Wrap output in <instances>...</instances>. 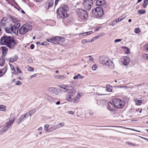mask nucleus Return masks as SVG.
<instances>
[{
	"mask_svg": "<svg viewBox=\"0 0 148 148\" xmlns=\"http://www.w3.org/2000/svg\"><path fill=\"white\" fill-rule=\"evenodd\" d=\"M101 63L103 65H105L110 69L114 68V66L113 62L109 60H103L101 61Z\"/></svg>",
	"mask_w": 148,
	"mask_h": 148,
	"instance_id": "10",
	"label": "nucleus"
},
{
	"mask_svg": "<svg viewBox=\"0 0 148 148\" xmlns=\"http://www.w3.org/2000/svg\"><path fill=\"white\" fill-rule=\"evenodd\" d=\"M134 101L135 103L138 106L140 105L142 103V102L141 100H137L136 99H134Z\"/></svg>",
	"mask_w": 148,
	"mask_h": 148,
	"instance_id": "30",
	"label": "nucleus"
},
{
	"mask_svg": "<svg viewBox=\"0 0 148 148\" xmlns=\"http://www.w3.org/2000/svg\"><path fill=\"white\" fill-rule=\"evenodd\" d=\"M121 39H116L114 40V42H117L121 41Z\"/></svg>",
	"mask_w": 148,
	"mask_h": 148,
	"instance_id": "51",
	"label": "nucleus"
},
{
	"mask_svg": "<svg viewBox=\"0 0 148 148\" xmlns=\"http://www.w3.org/2000/svg\"><path fill=\"white\" fill-rule=\"evenodd\" d=\"M37 75L36 74H35L33 75H31L30 77V78H32L35 77Z\"/></svg>",
	"mask_w": 148,
	"mask_h": 148,
	"instance_id": "54",
	"label": "nucleus"
},
{
	"mask_svg": "<svg viewBox=\"0 0 148 148\" xmlns=\"http://www.w3.org/2000/svg\"><path fill=\"white\" fill-rule=\"evenodd\" d=\"M76 12L78 17L82 20H86L88 16V12L81 9H77Z\"/></svg>",
	"mask_w": 148,
	"mask_h": 148,
	"instance_id": "3",
	"label": "nucleus"
},
{
	"mask_svg": "<svg viewBox=\"0 0 148 148\" xmlns=\"http://www.w3.org/2000/svg\"><path fill=\"white\" fill-rule=\"evenodd\" d=\"M145 48L146 50L148 51V45H146L145 46Z\"/></svg>",
	"mask_w": 148,
	"mask_h": 148,
	"instance_id": "60",
	"label": "nucleus"
},
{
	"mask_svg": "<svg viewBox=\"0 0 148 148\" xmlns=\"http://www.w3.org/2000/svg\"><path fill=\"white\" fill-rule=\"evenodd\" d=\"M61 38V37L59 36H53L51 38V43H53L54 42L60 41Z\"/></svg>",
	"mask_w": 148,
	"mask_h": 148,
	"instance_id": "24",
	"label": "nucleus"
},
{
	"mask_svg": "<svg viewBox=\"0 0 148 148\" xmlns=\"http://www.w3.org/2000/svg\"><path fill=\"white\" fill-rule=\"evenodd\" d=\"M11 69H12V71H14V73H15V75L18 74V73H21L22 72V71H21L19 68L18 66H16V71L15 72V70L14 68V67L11 64H10Z\"/></svg>",
	"mask_w": 148,
	"mask_h": 148,
	"instance_id": "16",
	"label": "nucleus"
},
{
	"mask_svg": "<svg viewBox=\"0 0 148 148\" xmlns=\"http://www.w3.org/2000/svg\"><path fill=\"white\" fill-rule=\"evenodd\" d=\"M34 69L32 67H29L28 69L29 71L33 72L34 71Z\"/></svg>",
	"mask_w": 148,
	"mask_h": 148,
	"instance_id": "48",
	"label": "nucleus"
},
{
	"mask_svg": "<svg viewBox=\"0 0 148 148\" xmlns=\"http://www.w3.org/2000/svg\"><path fill=\"white\" fill-rule=\"evenodd\" d=\"M138 13L139 14H141L145 13V10H140L138 11Z\"/></svg>",
	"mask_w": 148,
	"mask_h": 148,
	"instance_id": "40",
	"label": "nucleus"
},
{
	"mask_svg": "<svg viewBox=\"0 0 148 148\" xmlns=\"http://www.w3.org/2000/svg\"><path fill=\"white\" fill-rule=\"evenodd\" d=\"M68 6L64 5L63 7L59 8L57 10V13L60 18H65L69 16V14L67 13Z\"/></svg>",
	"mask_w": 148,
	"mask_h": 148,
	"instance_id": "2",
	"label": "nucleus"
},
{
	"mask_svg": "<svg viewBox=\"0 0 148 148\" xmlns=\"http://www.w3.org/2000/svg\"><path fill=\"white\" fill-rule=\"evenodd\" d=\"M0 49H1L3 57H5L6 55L7 52L8 51V48L2 46L0 47Z\"/></svg>",
	"mask_w": 148,
	"mask_h": 148,
	"instance_id": "18",
	"label": "nucleus"
},
{
	"mask_svg": "<svg viewBox=\"0 0 148 148\" xmlns=\"http://www.w3.org/2000/svg\"><path fill=\"white\" fill-rule=\"evenodd\" d=\"M43 0H34V1L37 2H40L41 1H42Z\"/></svg>",
	"mask_w": 148,
	"mask_h": 148,
	"instance_id": "61",
	"label": "nucleus"
},
{
	"mask_svg": "<svg viewBox=\"0 0 148 148\" xmlns=\"http://www.w3.org/2000/svg\"><path fill=\"white\" fill-rule=\"evenodd\" d=\"M100 102L102 105H103L106 103V101L104 100H100Z\"/></svg>",
	"mask_w": 148,
	"mask_h": 148,
	"instance_id": "44",
	"label": "nucleus"
},
{
	"mask_svg": "<svg viewBox=\"0 0 148 148\" xmlns=\"http://www.w3.org/2000/svg\"><path fill=\"white\" fill-rule=\"evenodd\" d=\"M8 128H7V127L5 126L1 130V133L5 132L8 130Z\"/></svg>",
	"mask_w": 148,
	"mask_h": 148,
	"instance_id": "42",
	"label": "nucleus"
},
{
	"mask_svg": "<svg viewBox=\"0 0 148 148\" xmlns=\"http://www.w3.org/2000/svg\"><path fill=\"white\" fill-rule=\"evenodd\" d=\"M81 97L80 93H78L77 95L75 96L73 99L72 101L73 103H77L78 102L79 100V98Z\"/></svg>",
	"mask_w": 148,
	"mask_h": 148,
	"instance_id": "19",
	"label": "nucleus"
},
{
	"mask_svg": "<svg viewBox=\"0 0 148 148\" xmlns=\"http://www.w3.org/2000/svg\"><path fill=\"white\" fill-rule=\"evenodd\" d=\"M125 18V16H121L119 17L118 18V19L120 21H122L123 19H124Z\"/></svg>",
	"mask_w": 148,
	"mask_h": 148,
	"instance_id": "46",
	"label": "nucleus"
},
{
	"mask_svg": "<svg viewBox=\"0 0 148 148\" xmlns=\"http://www.w3.org/2000/svg\"><path fill=\"white\" fill-rule=\"evenodd\" d=\"M48 44V43L46 41H44L43 42H41V45H46Z\"/></svg>",
	"mask_w": 148,
	"mask_h": 148,
	"instance_id": "47",
	"label": "nucleus"
},
{
	"mask_svg": "<svg viewBox=\"0 0 148 148\" xmlns=\"http://www.w3.org/2000/svg\"><path fill=\"white\" fill-rule=\"evenodd\" d=\"M49 127V125L48 124H47L44 125V129L46 132H49V129L48 128Z\"/></svg>",
	"mask_w": 148,
	"mask_h": 148,
	"instance_id": "33",
	"label": "nucleus"
},
{
	"mask_svg": "<svg viewBox=\"0 0 148 148\" xmlns=\"http://www.w3.org/2000/svg\"><path fill=\"white\" fill-rule=\"evenodd\" d=\"M104 0H97L96 2V4L97 5L101 6L104 3Z\"/></svg>",
	"mask_w": 148,
	"mask_h": 148,
	"instance_id": "27",
	"label": "nucleus"
},
{
	"mask_svg": "<svg viewBox=\"0 0 148 148\" xmlns=\"http://www.w3.org/2000/svg\"><path fill=\"white\" fill-rule=\"evenodd\" d=\"M112 102L115 107L119 108H123L125 104L123 101L118 98H114L112 100Z\"/></svg>",
	"mask_w": 148,
	"mask_h": 148,
	"instance_id": "6",
	"label": "nucleus"
},
{
	"mask_svg": "<svg viewBox=\"0 0 148 148\" xmlns=\"http://www.w3.org/2000/svg\"><path fill=\"white\" fill-rule=\"evenodd\" d=\"M14 122V118H10L9 121L6 123V127L8 129L10 127L11 125L13 124Z\"/></svg>",
	"mask_w": 148,
	"mask_h": 148,
	"instance_id": "20",
	"label": "nucleus"
},
{
	"mask_svg": "<svg viewBox=\"0 0 148 148\" xmlns=\"http://www.w3.org/2000/svg\"><path fill=\"white\" fill-rule=\"evenodd\" d=\"M44 98L45 99L50 102H52L53 101V99L51 97L47 94H45L43 95Z\"/></svg>",
	"mask_w": 148,
	"mask_h": 148,
	"instance_id": "22",
	"label": "nucleus"
},
{
	"mask_svg": "<svg viewBox=\"0 0 148 148\" xmlns=\"http://www.w3.org/2000/svg\"><path fill=\"white\" fill-rule=\"evenodd\" d=\"M36 112V110L35 109H33L30 111L28 113V115H32L34 114Z\"/></svg>",
	"mask_w": 148,
	"mask_h": 148,
	"instance_id": "37",
	"label": "nucleus"
},
{
	"mask_svg": "<svg viewBox=\"0 0 148 148\" xmlns=\"http://www.w3.org/2000/svg\"><path fill=\"white\" fill-rule=\"evenodd\" d=\"M30 48L31 49H33L34 47V46L33 44H32L30 46Z\"/></svg>",
	"mask_w": 148,
	"mask_h": 148,
	"instance_id": "56",
	"label": "nucleus"
},
{
	"mask_svg": "<svg viewBox=\"0 0 148 148\" xmlns=\"http://www.w3.org/2000/svg\"><path fill=\"white\" fill-rule=\"evenodd\" d=\"M5 59L3 58L0 59V66L1 67H3L4 65L5 62Z\"/></svg>",
	"mask_w": 148,
	"mask_h": 148,
	"instance_id": "31",
	"label": "nucleus"
},
{
	"mask_svg": "<svg viewBox=\"0 0 148 148\" xmlns=\"http://www.w3.org/2000/svg\"><path fill=\"white\" fill-rule=\"evenodd\" d=\"M106 90L107 91L110 92L112 90V87L109 84H107L106 86Z\"/></svg>",
	"mask_w": 148,
	"mask_h": 148,
	"instance_id": "28",
	"label": "nucleus"
},
{
	"mask_svg": "<svg viewBox=\"0 0 148 148\" xmlns=\"http://www.w3.org/2000/svg\"><path fill=\"white\" fill-rule=\"evenodd\" d=\"M18 58V56L17 55H15L11 58H5V60L7 62L13 63L16 61Z\"/></svg>",
	"mask_w": 148,
	"mask_h": 148,
	"instance_id": "13",
	"label": "nucleus"
},
{
	"mask_svg": "<svg viewBox=\"0 0 148 148\" xmlns=\"http://www.w3.org/2000/svg\"><path fill=\"white\" fill-rule=\"evenodd\" d=\"M55 78L57 79H64L65 78L64 76L63 75H56L55 76Z\"/></svg>",
	"mask_w": 148,
	"mask_h": 148,
	"instance_id": "34",
	"label": "nucleus"
},
{
	"mask_svg": "<svg viewBox=\"0 0 148 148\" xmlns=\"http://www.w3.org/2000/svg\"><path fill=\"white\" fill-rule=\"evenodd\" d=\"M60 40H61V41H62V42H64L65 41V39L64 38L61 37V38Z\"/></svg>",
	"mask_w": 148,
	"mask_h": 148,
	"instance_id": "58",
	"label": "nucleus"
},
{
	"mask_svg": "<svg viewBox=\"0 0 148 148\" xmlns=\"http://www.w3.org/2000/svg\"><path fill=\"white\" fill-rule=\"evenodd\" d=\"M76 91V89H73L72 91H69L66 96V100L69 102H72L73 98L71 97L75 94Z\"/></svg>",
	"mask_w": 148,
	"mask_h": 148,
	"instance_id": "8",
	"label": "nucleus"
},
{
	"mask_svg": "<svg viewBox=\"0 0 148 148\" xmlns=\"http://www.w3.org/2000/svg\"><path fill=\"white\" fill-rule=\"evenodd\" d=\"M93 14L97 18L102 17L104 14L103 8L100 7H97L92 10Z\"/></svg>",
	"mask_w": 148,
	"mask_h": 148,
	"instance_id": "5",
	"label": "nucleus"
},
{
	"mask_svg": "<svg viewBox=\"0 0 148 148\" xmlns=\"http://www.w3.org/2000/svg\"><path fill=\"white\" fill-rule=\"evenodd\" d=\"M127 144L132 145H133L134 146H135L136 145V144H133V143H131L128 142V143H127Z\"/></svg>",
	"mask_w": 148,
	"mask_h": 148,
	"instance_id": "53",
	"label": "nucleus"
},
{
	"mask_svg": "<svg viewBox=\"0 0 148 148\" xmlns=\"http://www.w3.org/2000/svg\"><path fill=\"white\" fill-rule=\"evenodd\" d=\"M8 19L6 17H4L1 20L0 23V25L2 27H5L6 25V22Z\"/></svg>",
	"mask_w": 148,
	"mask_h": 148,
	"instance_id": "23",
	"label": "nucleus"
},
{
	"mask_svg": "<svg viewBox=\"0 0 148 148\" xmlns=\"http://www.w3.org/2000/svg\"><path fill=\"white\" fill-rule=\"evenodd\" d=\"M75 112H73L72 111H70L68 112V113L69 114H73Z\"/></svg>",
	"mask_w": 148,
	"mask_h": 148,
	"instance_id": "50",
	"label": "nucleus"
},
{
	"mask_svg": "<svg viewBox=\"0 0 148 148\" xmlns=\"http://www.w3.org/2000/svg\"><path fill=\"white\" fill-rule=\"evenodd\" d=\"M130 61V59L128 57L125 56L123 58V63L124 65H127L129 64Z\"/></svg>",
	"mask_w": 148,
	"mask_h": 148,
	"instance_id": "21",
	"label": "nucleus"
},
{
	"mask_svg": "<svg viewBox=\"0 0 148 148\" xmlns=\"http://www.w3.org/2000/svg\"><path fill=\"white\" fill-rule=\"evenodd\" d=\"M1 45H6L10 48L14 49V45L16 44V42L11 36H4L0 39Z\"/></svg>",
	"mask_w": 148,
	"mask_h": 148,
	"instance_id": "1",
	"label": "nucleus"
},
{
	"mask_svg": "<svg viewBox=\"0 0 148 148\" xmlns=\"http://www.w3.org/2000/svg\"><path fill=\"white\" fill-rule=\"evenodd\" d=\"M92 33V31H90V32H84L80 34V35L82 36H86L87 35L90 34Z\"/></svg>",
	"mask_w": 148,
	"mask_h": 148,
	"instance_id": "35",
	"label": "nucleus"
},
{
	"mask_svg": "<svg viewBox=\"0 0 148 148\" xmlns=\"http://www.w3.org/2000/svg\"><path fill=\"white\" fill-rule=\"evenodd\" d=\"M127 49V52H126L127 53H129L130 52H129L130 50H129V49L128 48H126Z\"/></svg>",
	"mask_w": 148,
	"mask_h": 148,
	"instance_id": "63",
	"label": "nucleus"
},
{
	"mask_svg": "<svg viewBox=\"0 0 148 148\" xmlns=\"http://www.w3.org/2000/svg\"><path fill=\"white\" fill-rule=\"evenodd\" d=\"M53 5V0H48L46 3L45 8L47 10H48L51 7H52Z\"/></svg>",
	"mask_w": 148,
	"mask_h": 148,
	"instance_id": "15",
	"label": "nucleus"
},
{
	"mask_svg": "<svg viewBox=\"0 0 148 148\" xmlns=\"http://www.w3.org/2000/svg\"><path fill=\"white\" fill-rule=\"evenodd\" d=\"M115 21L116 23H118L119 21H120L119 19L118 18L115 20Z\"/></svg>",
	"mask_w": 148,
	"mask_h": 148,
	"instance_id": "64",
	"label": "nucleus"
},
{
	"mask_svg": "<svg viewBox=\"0 0 148 148\" xmlns=\"http://www.w3.org/2000/svg\"><path fill=\"white\" fill-rule=\"evenodd\" d=\"M98 66L96 64H94L92 67V69L93 71L96 70Z\"/></svg>",
	"mask_w": 148,
	"mask_h": 148,
	"instance_id": "41",
	"label": "nucleus"
},
{
	"mask_svg": "<svg viewBox=\"0 0 148 148\" xmlns=\"http://www.w3.org/2000/svg\"><path fill=\"white\" fill-rule=\"evenodd\" d=\"M60 87L64 89V92H68L69 91H72L73 89H76L75 88L73 87L72 86L67 85H62L60 86Z\"/></svg>",
	"mask_w": 148,
	"mask_h": 148,
	"instance_id": "12",
	"label": "nucleus"
},
{
	"mask_svg": "<svg viewBox=\"0 0 148 148\" xmlns=\"http://www.w3.org/2000/svg\"><path fill=\"white\" fill-rule=\"evenodd\" d=\"M60 103V102L59 101H58L56 103V104L57 105H59Z\"/></svg>",
	"mask_w": 148,
	"mask_h": 148,
	"instance_id": "62",
	"label": "nucleus"
},
{
	"mask_svg": "<svg viewBox=\"0 0 148 148\" xmlns=\"http://www.w3.org/2000/svg\"><path fill=\"white\" fill-rule=\"evenodd\" d=\"M12 21L14 23L13 27L14 29V33L16 35H18V28L21 26L20 23L17 22L16 19H13Z\"/></svg>",
	"mask_w": 148,
	"mask_h": 148,
	"instance_id": "9",
	"label": "nucleus"
},
{
	"mask_svg": "<svg viewBox=\"0 0 148 148\" xmlns=\"http://www.w3.org/2000/svg\"><path fill=\"white\" fill-rule=\"evenodd\" d=\"M32 29V26L30 24H26L23 25L18 30V32L21 35L25 34Z\"/></svg>",
	"mask_w": 148,
	"mask_h": 148,
	"instance_id": "4",
	"label": "nucleus"
},
{
	"mask_svg": "<svg viewBox=\"0 0 148 148\" xmlns=\"http://www.w3.org/2000/svg\"><path fill=\"white\" fill-rule=\"evenodd\" d=\"M93 1L92 0H84L82 4V6L87 10H90L92 6Z\"/></svg>",
	"mask_w": 148,
	"mask_h": 148,
	"instance_id": "7",
	"label": "nucleus"
},
{
	"mask_svg": "<svg viewBox=\"0 0 148 148\" xmlns=\"http://www.w3.org/2000/svg\"><path fill=\"white\" fill-rule=\"evenodd\" d=\"M148 0H144V3L143 5V7L144 8H145L146 7L148 4Z\"/></svg>",
	"mask_w": 148,
	"mask_h": 148,
	"instance_id": "39",
	"label": "nucleus"
},
{
	"mask_svg": "<svg viewBox=\"0 0 148 148\" xmlns=\"http://www.w3.org/2000/svg\"><path fill=\"white\" fill-rule=\"evenodd\" d=\"M89 60L90 61H92L93 60V58H92L91 56H89Z\"/></svg>",
	"mask_w": 148,
	"mask_h": 148,
	"instance_id": "55",
	"label": "nucleus"
},
{
	"mask_svg": "<svg viewBox=\"0 0 148 148\" xmlns=\"http://www.w3.org/2000/svg\"><path fill=\"white\" fill-rule=\"evenodd\" d=\"M64 123L63 122V123H60L59 124H58L56 125L57 126V127L58 129L60 127H63V126H64Z\"/></svg>",
	"mask_w": 148,
	"mask_h": 148,
	"instance_id": "38",
	"label": "nucleus"
},
{
	"mask_svg": "<svg viewBox=\"0 0 148 148\" xmlns=\"http://www.w3.org/2000/svg\"><path fill=\"white\" fill-rule=\"evenodd\" d=\"M47 41L48 42H50L51 43V38H47L46 39Z\"/></svg>",
	"mask_w": 148,
	"mask_h": 148,
	"instance_id": "57",
	"label": "nucleus"
},
{
	"mask_svg": "<svg viewBox=\"0 0 148 148\" xmlns=\"http://www.w3.org/2000/svg\"><path fill=\"white\" fill-rule=\"evenodd\" d=\"M143 57L145 59H148V54H144L142 55Z\"/></svg>",
	"mask_w": 148,
	"mask_h": 148,
	"instance_id": "43",
	"label": "nucleus"
},
{
	"mask_svg": "<svg viewBox=\"0 0 148 148\" xmlns=\"http://www.w3.org/2000/svg\"><path fill=\"white\" fill-rule=\"evenodd\" d=\"M14 29L13 27L10 24L8 27L5 28L6 32L9 33H10L12 32L14 33Z\"/></svg>",
	"mask_w": 148,
	"mask_h": 148,
	"instance_id": "14",
	"label": "nucleus"
},
{
	"mask_svg": "<svg viewBox=\"0 0 148 148\" xmlns=\"http://www.w3.org/2000/svg\"><path fill=\"white\" fill-rule=\"evenodd\" d=\"M7 68L5 66L3 69H0V77L4 75L7 70Z\"/></svg>",
	"mask_w": 148,
	"mask_h": 148,
	"instance_id": "25",
	"label": "nucleus"
},
{
	"mask_svg": "<svg viewBox=\"0 0 148 148\" xmlns=\"http://www.w3.org/2000/svg\"><path fill=\"white\" fill-rule=\"evenodd\" d=\"M140 32L139 29L136 28L135 30V32L136 33H138Z\"/></svg>",
	"mask_w": 148,
	"mask_h": 148,
	"instance_id": "49",
	"label": "nucleus"
},
{
	"mask_svg": "<svg viewBox=\"0 0 148 148\" xmlns=\"http://www.w3.org/2000/svg\"><path fill=\"white\" fill-rule=\"evenodd\" d=\"M107 108L110 111H112L113 110L114 106L111 102H109L108 103Z\"/></svg>",
	"mask_w": 148,
	"mask_h": 148,
	"instance_id": "26",
	"label": "nucleus"
},
{
	"mask_svg": "<svg viewBox=\"0 0 148 148\" xmlns=\"http://www.w3.org/2000/svg\"><path fill=\"white\" fill-rule=\"evenodd\" d=\"M48 91L52 94L58 95L59 93V91L61 90L58 88H56L49 87L48 89Z\"/></svg>",
	"mask_w": 148,
	"mask_h": 148,
	"instance_id": "11",
	"label": "nucleus"
},
{
	"mask_svg": "<svg viewBox=\"0 0 148 148\" xmlns=\"http://www.w3.org/2000/svg\"><path fill=\"white\" fill-rule=\"evenodd\" d=\"M6 106L3 105H0V110L3 111H5L6 109Z\"/></svg>",
	"mask_w": 148,
	"mask_h": 148,
	"instance_id": "32",
	"label": "nucleus"
},
{
	"mask_svg": "<svg viewBox=\"0 0 148 148\" xmlns=\"http://www.w3.org/2000/svg\"><path fill=\"white\" fill-rule=\"evenodd\" d=\"M84 77L81 76V75L79 73L77 75H75L73 77V79L75 80L78 79L79 78L82 79Z\"/></svg>",
	"mask_w": 148,
	"mask_h": 148,
	"instance_id": "29",
	"label": "nucleus"
},
{
	"mask_svg": "<svg viewBox=\"0 0 148 148\" xmlns=\"http://www.w3.org/2000/svg\"><path fill=\"white\" fill-rule=\"evenodd\" d=\"M126 129H130V130H133L135 131L138 132H140V131H137V130H134V129H129V128H126Z\"/></svg>",
	"mask_w": 148,
	"mask_h": 148,
	"instance_id": "59",
	"label": "nucleus"
},
{
	"mask_svg": "<svg viewBox=\"0 0 148 148\" xmlns=\"http://www.w3.org/2000/svg\"><path fill=\"white\" fill-rule=\"evenodd\" d=\"M82 43L84 44H85L87 43V40L85 39L83 40L82 41Z\"/></svg>",
	"mask_w": 148,
	"mask_h": 148,
	"instance_id": "52",
	"label": "nucleus"
},
{
	"mask_svg": "<svg viewBox=\"0 0 148 148\" xmlns=\"http://www.w3.org/2000/svg\"><path fill=\"white\" fill-rule=\"evenodd\" d=\"M28 113H27L24 115H22L20 118H19L16 121V123L17 124H19L20 123L21 121L23 120H25L26 118V116H28Z\"/></svg>",
	"mask_w": 148,
	"mask_h": 148,
	"instance_id": "17",
	"label": "nucleus"
},
{
	"mask_svg": "<svg viewBox=\"0 0 148 148\" xmlns=\"http://www.w3.org/2000/svg\"><path fill=\"white\" fill-rule=\"evenodd\" d=\"M22 84V83L21 82L18 81L16 82L15 85L18 86L21 85Z\"/></svg>",
	"mask_w": 148,
	"mask_h": 148,
	"instance_id": "45",
	"label": "nucleus"
},
{
	"mask_svg": "<svg viewBox=\"0 0 148 148\" xmlns=\"http://www.w3.org/2000/svg\"><path fill=\"white\" fill-rule=\"evenodd\" d=\"M58 128L57 127L56 125H54L53 127H50L49 129V132L51 131H53L54 130L57 129Z\"/></svg>",
	"mask_w": 148,
	"mask_h": 148,
	"instance_id": "36",
	"label": "nucleus"
}]
</instances>
